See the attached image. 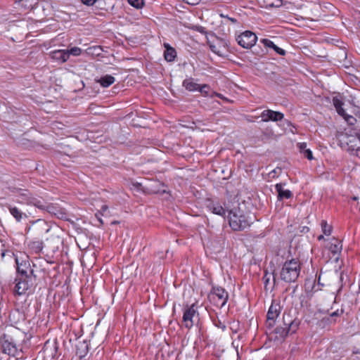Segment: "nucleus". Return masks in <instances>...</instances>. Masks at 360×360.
Returning a JSON list of instances; mask_svg holds the SVG:
<instances>
[{"label": "nucleus", "instance_id": "obj_30", "mask_svg": "<svg viewBox=\"0 0 360 360\" xmlns=\"http://www.w3.org/2000/svg\"><path fill=\"white\" fill-rule=\"evenodd\" d=\"M128 3L136 8H141L144 5V0H128Z\"/></svg>", "mask_w": 360, "mask_h": 360}, {"label": "nucleus", "instance_id": "obj_42", "mask_svg": "<svg viewBox=\"0 0 360 360\" xmlns=\"http://www.w3.org/2000/svg\"><path fill=\"white\" fill-rule=\"evenodd\" d=\"M356 153L357 156L360 157V147L356 149Z\"/></svg>", "mask_w": 360, "mask_h": 360}, {"label": "nucleus", "instance_id": "obj_1", "mask_svg": "<svg viewBox=\"0 0 360 360\" xmlns=\"http://www.w3.org/2000/svg\"><path fill=\"white\" fill-rule=\"evenodd\" d=\"M25 334L19 328L10 326L6 328L5 332L0 338V349L2 353L11 356L18 354V343L22 341Z\"/></svg>", "mask_w": 360, "mask_h": 360}, {"label": "nucleus", "instance_id": "obj_15", "mask_svg": "<svg viewBox=\"0 0 360 360\" xmlns=\"http://www.w3.org/2000/svg\"><path fill=\"white\" fill-rule=\"evenodd\" d=\"M33 230L38 235H43L49 231L47 223L43 219H37L33 226Z\"/></svg>", "mask_w": 360, "mask_h": 360}, {"label": "nucleus", "instance_id": "obj_7", "mask_svg": "<svg viewBox=\"0 0 360 360\" xmlns=\"http://www.w3.org/2000/svg\"><path fill=\"white\" fill-rule=\"evenodd\" d=\"M22 271V275H17L15 281V286L14 292L18 295H24L27 290L32 285V278L30 275H25Z\"/></svg>", "mask_w": 360, "mask_h": 360}, {"label": "nucleus", "instance_id": "obj_10", "mask_svg": "<svg viewBox=\"0 0 360 360\" xmlns=\"http://www.w3.org/2000/svg\"><path fill=\"white\" fill-rule=\"evenodd\" d=\"M281 309L280 304L276 300H273L266 314V323L269 327H272L274 325L276 319L281 313Z\"/></svg>", "mask_w": 360, "mask_h": 360}, {"label": "nucleus", "instance_id": "obj_3", "mask_svg": "<svg viewBox=\"0 0 360 360\" xmlns=\"http://www.w3.org/2000/svg\"><path fill=\"white\" fill-rule=\"evenodd\" d=\"M283 326H277L274 330L275 340L282 341L289 333H294L298 329L300 321L292 319L290 315L283 314Z\"/></svg>", "mask_w": 360, "mask_h": 360}, {"label": "nucleus", "instance_id": "obj_21", "mask_svg": "<svg viewBox=\"0 0 360 360\" xmlns=\"http://www.w3.org/2000/svg\"><path fill=\"white\" fill-rule=\"evenodd\" d=\"M297 146L300 152L302 153L308 160H311L313 159L312 152L310 149L307 148L306 143H298Z\"/></svg>", "mask_w": 360, "mask_h": 360}, {"label": "nucleus", "instance_id": "obj_44", "mask_svg": "<svg viewBox=\"0 0 360 360\" xmlns=\"http://www.w3.org/2000/svg\"><path fill=\"white\" fill-rule=\"evenodd\" d=\"M198 31L200 32H203V27H200L197 29Z\"/></svg>", "mask_w": 360, "mask_h": 360}, {"label": "nucleus", "instance_id": "obj_34", "mask_svg": "<svg viewBox=\"0 0 360 360\" xmlns=\"http://www.w3.org/2000/svg\"><path fill=\"white\" fill-rule=\"evenodd\" d=\"M265 46L274 49L275 44L269 39H262L260 41Z\"/></svg>", "mask_w": 360, "mask_h": 360}, {"label": "nucleus", "instance_id": "obj_6", "mask_svg": "<svg viewBox=\"0 0 360 360\" xmlns=\"http://www.w3.org/2000/svg\"><path fill=\"white\" fill-rule=\"evenodd\" d=\"M182 322L185 328L191 329L196 321H198V312L196 310L195 304L186 305L184 309Z\"/></svg>", "mask_w": 360, "mask_h": 360}, {"label": "nucleus", "instance_id": "obj_35", "mask_svg": "<svg viewBox=\"0 0 360 360\" xmlns=\"http://www.w3.org/2000/svg\"><path fill=\"white\" fill-rule=\"evenodd\" d=\"M277 53H278L280 56H285V51L283 49L277 46L276 45L274 46L273 49Z\"/></svg>", "mask_w": 360, "mask_h": 360}, {"label": "nucleus", "instance_id": "obj_49", "mask_svg": "<svg viewBox=\"0 0 360 360\" xmlns=\"http://www.w3.org/2000/svg\"><path fill=\"white\" fill-rule=\"evenodd\" d=\"M303 229H304V231H306V229H308V227H306V229H305V227H303Z\"/></svg>", "mask_w": 360, "mask_h": 360}, {"label": "nucleus", "instance_id": "obj_28", "mask_svg": "<svg viewBox=\"0 0 360 360\" xmlns=\"http://www.w3.org/2000/svg\"><path fill=\"white\" fill-rule=\"evenodd\" d=\"M321 229H322L323 233L326 236L330 235L331 231H332V227H331V226L328 225L326 221H321Z\"/></svg>", "mask_w": 360, "mask_h": 360}, {"label": "nucleus", "instance_id": "obj_50", "mask_svg": "<svg viewBox=\"0 0 360 360\" xmlns=\"http://www.w3.org/2000/svg\"><path fill=\"white\" fill-rule=\"evenodd\" d=\"M303 229H304V231H306V229H308V227H306V229H305V227H303Z\"/></svg>", "mask_w": 360, "mask_h": 360}, {"label": "nucleus", "instance_id": "obj_29", "mask_svg": "<svg viewBox=\"0 0 360 360\" xmlns=\"http://www.w3.org/2000/svg\"><path fill=\"white\" fill-rule=\"evenodd\" d=\"M68 54V58L70 56H78L82 53V49L79 47H72L70 49L66 50Z\"/></svg>", "mask_w": 360, "mask_h": 360}, {"label": "nucleus", "instance_id": "obj_26", "mask_svg": "<svg viewBox=\"0 0 360 360\" xmlns=\"http://www.w3.org/2000/svg\"><path fill=\"white\" fill-rule=\"evenodd\" d=\"M29 247L34 252L39 253L44 248V243L41 240H32L30 243Z\"/></svg>", "mask_w": 360, "mask_h": 360}, {"label": "nucleus", "instance_id": "obj_31", "mask_svg": "<svg viewBox=\"0 0 360 360\" xmlns=\"http://www.w3.org/2000/svg\"><path fill=\"white\" fill-rule=\"evenodd\" d=\"M208 44H209L210 50L213 53H216V54H217L219 56H222L223 55V53H222L221 49L219 47H218L217 45H215V44H214L212 43H210V42H209Z\"/></svg>", "mask_w": 360, "mask_h": 360}, {"label": "nucleus", "instance_id": "obj_32", "mask_svg": "<svg viewBox=\"0 0 360 360\" xmlns=\"http://www.w3.org/2000/svg\"><path fill=\"white\" fill-rule=\"evenodd\" d=\"M210 86L207 84H203L202 86H199L198 91H199L203 96H208L209 94Z\"/></svg>", "mask_w": 360, "mask_h": 360}, {"label": "nucleus", "instance_id": "obj_8", "mask_svg": "<svg viewBox=\"0 0 360 360\" xmlns=\"http://www.w3.org/2000/svg\"><path fill=\"white\" fill-rule=\"evenodd\" d=\"M229 294L221 287H213L209 295L210 300L216 306L222 308L227 302Z\"/></svg>", "mask_w": 360, "mask_h": 360}, {"label": "nucleus", "instance_id": "obj_41", "mask_svg": "<svg viewBox=\"0 0 360 360\" xmlns=\"http://www.w3.org/2000/svg\"><path fill=\"white\" fill-rule=\"evenodd\" d=\"M108 210V206L107 205H103L101 207V210L105 212L106 210Z\"/></svg>", "mask_w": 360, "mask_h": 360}, {"label": "nucleus", "instance_id": "obj_25", "mask_svg": "<svg viewBox=\"0 0 360 360\" xmlns=\"http://www.w3.org/2000/svg\"><path fill=\"white\" fill-rule=\"evenodd\" d=\"M183 86L190 91H197L199 88V84L195 83L192 78L186 79L183 82Z\"/></svg>", "mask_w": 360, "mask_h": 360}, {"label": "nucleus", "instance_id": "obj_18", "mask_svg": "<svg viewBox=\"0 0 360 360\" xmlns=\"http://www.w3.org/2000/svg\"><path fill=\"white\" fill-rule=\"evenodd\" d=\"M165 51L164 52L165 59L168 62H172L176 57V50L168 44H164Z\"/></svg>", "mask_w": 360, "mask_h": 360}, {"label": "nucleus", "instance_id": "obj_46", "mask_svg": "<svg viewBox=\"0 0 360 360\" xmlns=\"http://www.w3.org/2000/svg\"><path fill=\"white\" fill-rule=\"evenodd\" d=\"M230 20H231L233 22H236V20L234 19V18H229Z\"/></svg>", "mask_w": 360, "mask_h": 360}, {"label": "nucleus", "instance_id": "obj_17", "mask_svg": "<svg viewBox=\"0 0 360 360\" xmlns=\"http://www.w3.org/2000/svg\"><path fill=\"white\" fill-rule=\"evenodd\" d=\"M89 350V343L87 341H80L77 345L76 354L80 358L85 357Z\"/></svg>", "mask_w": 360, "mask_h": 360}, {"label": "nucleus", "instance_id": "obj_16", "mask_svg": "<svg viewBox=\"0 0 360 360\" xmlns=\"http://www.w3.org/2000/svg\"><path fill=\"white\" fill-rule=\"evenodd\" d=\"M275 189L278 193V198L280 200L289 199L292 196V192L290 190L284 189L282 184H276Z\"/></svg>", "mask_w": 360, "mask_h": 360}, {"label": "nucleus", "instance_id": "obj_11", "mask_svg": "<svg viewBox=\"0 0 360 360\" xmlns=\"http://www.w3.org/2000/svg\"><path fill=\"white\" fill-rule=\"evenodd\" d=\"M260 117L262 122H277L281 121L283 119L284 115L278 111H274L272 110H265L262 112Z\"/></svg>", "mask_w": 360, "mask_h": 360}, {"label": "nucleus", "instance_id": "obj_37", "mask_svg": "<svg viewBox=\"0 0 360 360\" xmlns=\"http://www.w3.org/2000/svg\"><path fill=\"white\" fill-rule=\"evenodd\" d=\"M271 6L274 7H280L282 5V1L281 0H275V1L269 4Z\"/></svg>", "mask_w": 360, "mask_h": 360}, {"label": "nucleus", "instance_id": "obj_27", "mask_svg": "<svg viewBox=\"0 0 360 360\" xmlns=\"http://www.w3.org/2000/svg\"><path fill=\"white\" fill-rule=\"evenodd\" d=\"M330 251L333 254L336 255L340 252L342 250V244L340 241H336L335 243H331L329 247Z\"/></svg>", "mask_w": 360, "mask_h": 360}, {"label": "nucleus", "instance_id": "obj_47", "mask_svg": "<svg viewBox=\"0 0 360 360\" xmlns=\"http://www.w3.org/2000/svg\"><path fill=\"white\" fill-rule=\"evenodd\" d=\"M5 254H6V252H5V251H3V252H2V253H1V257H2V258H4V257Z\"/></svg>", "mask_w": 360, "mask_h": 360}, {"label": "nucleus", "instance_id": "obj_20", "mask_svg": "<svg viewBox=\"0 0 360 360\" xmlns=\"http://www.w3.org/2000/svg\"><path fill=\"white\" fill-rule=\"evenodd\" d=\"M115 82V79L113 76L110 75H104L99 79L96 80L97 83H99L103 87H108Z\"/></svg>", "mask_w": 360, "mask_h": 360}, {"label": "nucleus", "instance_id": "obj_24", "mask_svg": "<svg viewBox=\"0 0 360 360\" xmlns=\"http://www.w3.org/2000/svg\"><path fill=\"white\" fill-rule=\"evenodd\" d=\"M8 210L10 211V213L11 215L16 219L17 221H20V220L22 219L23 217H26V214L21 212L18 207H11L10 206L8 207Z\"/></svg>", "mask_w": 360, "mask_h": 360}, {"label": "nucleus", "instance_id": "obj_5", "mask_svg": "<svg viewBox=\"0 0 360 360\" xmlns=\"http://www.w3.org/2000/svg\"><path fill=\"white\" fill-rule=\"evenodd\" d=\"M15 192L18 198V202L27 205H34L41 210L45 209L46 206L43 199L34 196L28 190L15 188Z\"/></svg>", "mask_w": 360, "mask_h": 360}, {"label": "nucleus", "instance_id": "obj_14", "mask_svg": "<svg viewBox=\"0 0 360 360\" xmlns=\"http://www.w3.org/2000/svg\"><path fill=\"white\" fill-rule=\"evenodd\" d=\"M49 56L54 60L65 63L68 60V54L66 50H55L49 53Z\"/></svg>", "mask_w": 360, "mask_h": 360}, {"label": "nucleus", "instance_id": "obj_40", "mask_svg": "<svg viewBox=\"0 0 360 360\" xmlns=\"http://www.w3.org/2000/svg\"><path fill=\"white\" fill-rule=\"evenodd\" d=\"M152 191H153V193H161V192H162V193H165V190H161V189H160V188L154 189V190H153Z\"/></svg>", "mask_w": 360, "mask_h": 360}, {"label": "nucleus", "instance_id": "obj_33", "mask_svg": "<svg viewBox=\"0 0 360 360\" xmlns=\"http://www.w3.org/2000/svg\"><path fill=\"white\" fill-rule=\"evenodd\" d=\"M88 53L91 54H95V55H100L101 51H102L101 46H91L89 47L88 49Z\"/></svg>", "mask_w": 360, "mask_h": 360}, {"label": "nucleus", "instance_id": "obj_36", "mask_svg": "<svg viewBox=\"0 0 360 360\" xmlns=\"http://www.w3.org/2000/svg\"><path fill=\"white\" fill-rule=\"evenodd\" d=\"M97 1V0H82V2L86 5V6H93L95 4V3Z\"/></svg>", "mask_w": 360, "mask_h": 360}, {"label": "nucleus", "instance_id": "obj_48", "mask_svg": "<svg viewBox=\"0 0 360 360\" xmlns=\"http://www.w3.org/2000/svg\"><path fill=\"white\" fill-rule=\"evenodd\" d=\"M303 229H304V231H306V229H308V227H306V229H305V227H303Z\"/></svg>", "mask_w": 360, "mask_h": 360}, {"label": "nucleus", "instance_id": "obj_9", "mask_svg": "<svg viewBox=\"0 0 360 360\" xmlns=\"http://www.w3.org/2000/svg\"><path fill=\"white\" fill-rule=\"evenodd\" d=\"M257 39L256 34L251 31H245L238 35L236 39L238 44L244 49H250L253 46Z\"/></svg>", "mask_w": 360, "mask_h": 360}, {"label": "nucleus", "instance_id": "obj_2", "mask_svg": "<svg viewBox=\"0 0 360 360\" xmlns=\"http://www.w3.org/2000/svg\"><path fill=\"white\" fill-rule=\"evenodd\" d=\"M300 273L298 259H292L284 262L280 271V278L286 283L296 281Z\"/></svg>", "mask_w": 360, "mask_h": 360}, {"label": "nucleus", "instance_id": "obj_45", "mask_svg": "<svg viewBox=\"0 0 360 360\" xmlns=\"http://www.w3.org/2000/svg\"><path fill=\"white\" fill-rule=\"evenodd\" d=\"M324 238L323 236V235H320L319 237H318V240H323Z\"/></svg>", "mask_w": 360, "mask_h": 360}, {"label": "nucleus", "instance_id": "obj_52", "mask_svg": "<svg viewBox=\"0 0 360 360\" xmlns=\"http://www.w3.org/2000/svg\"><path fill=\"white\" fill-rule=\"evenodd\" d=\"M156 184H157L158 185H160V186L161 185V184H160V183H159V182H156Z\"/></svg>", "mask_w": 360, "mask_h": 360}, {"label": "nucleus", "instance_id": "obj_4", "mask_svg": "<svg viewBox=\"0 0 360 360\" xmlns=\"http://www.w3.org/2000/svg\"><path fill=\"white\" fill-rule=\"evenodd\" d=\"M229 222L233 231H242L249 227L252 223L247 216L243 214L239 209H232L229 211Z\"/></svg>", "mask_w": 360, "mask_h": 360}, {"label": "nucleus", "instance_id": "obj_38", "mask_svg": "<svg viewBox=\"0 0 360 360\" xmlns=\"http://www.w3.org/2000/svg\"><path fill=\"white\" fill-rule=\"evenodd\" d=\"M215 325L217 327H218L219 328H221L222 330H225L226 326L224 323H221L219 320L218 321L217 323H215Z\"/></svg>", "mask_w": 360, "mask_h": 360}, {"label": "nucleus", "instance_id": "obj_19", "mask_svg": "<svg viewBox=\"0 0 360 360\" xmlns=\"http://www.w3.org/2000/svg\"><path fill=\"white\" fill-rule=\"evenodd\" d=\"M343 314L342 309H337L332 312L328 316L324 317L321 322L326 324H333L336 322V318L340 317Z\"/></svg>", "mask_w": 360, "mask_h": 360}, {"label": "nucleus", "instance_id": "obj_51", "mask_svg": "<svg viewBox=\"0 0 360 360\" xmlns=\"http://www.w3.org/2000/svg\"><path fill=\"white\" fill-rule=\"evenodd\" d=\"M320 280H321V276H319V277L318 282H319Z\"/></svg>", "mask_w": 360, "mask_h": 360}, {"label": "nucleus", "instance_id": "obj_12", "mask_svg": "<svg viewBox=\"0 0 360 360\" xmlns=\"http://www.w3.org/2000/svg\"><path fill=\"white\" fill-rule=\"evenodd\" d=\"M15 261L17 265L18 275H22V271L25 272V275H29L27 274V270L30 268L29 261L24 259L23 257L19 258L18 256H15Z\"/></svg>", "mask_w": 360, "mask_h": 360}, {"label": "nucleus", "instance_id": "obj_23", "mask_svg": "<svg viewBox=\"0 0 360 360\" xmlns=\"http://www.w3.org/2000/svg\"><path fill=\"white\" fill-rule=\"evenodd\" d=\"M18 3L25 10H30L38 4V0H18Z\"/></svg>", "mask_w": 360, "mask_h": 360}, {"label": "nucleus", "instance_id": "obj_22", "mask_svg": "<svg viewBox=\"0 0 360 360\" xmlns=\"http://www.w3.org/2000/svg\"><path fill=\"white\" fill-rule=\"evenodd\" d=\"M333 103L336 109L337 112L340 115L345 117L346 115V113L345 110L342 108L343 102L339 98L335 96L333 98Z\"/></svg>", "mask_w": 360, "mask_h": 360}, {"label": "nucleus", "instance_id": "obj_39", "mask_svg": "<svg viewBox=\"0 0 360 360\" xmlns=\"http://www.w3.org/2000/svg\"><path fill=\"white\" fill-rule=\"evenodd\" d=\"M15 315H18L20 316H22V315L19 313V312H15V314L12 313L11 315H10V320L11 321H13V317L15 316Z\"/></svg>", "mask_w": 360, "mask_h": 360}, {"label": "nucleus", "instance_id": "obj_13", "mask_svg": "<svg viewBox=\"0 0 360 360\" xmlns=\"http://www.w3.org/2000/svg\"><path fill=\"white\" fill-rule=\"evenodd\" d=\"M207 207L213 214L219 215L221 217H224L226 214V210L219 202L208 201Z\"/></svg>", "mask_w": 360, "mask_h": 360}, {"label": "nucleus", "instance_id": "obj_43", "mask_svg": "<svg viewBox=\"0 0 360 360\" xmlns=\"http://www.w3.org/2000/svg\"><path fill=\"white\" fill-rule=\"evenodd\" d=\"M264 279L265 280V284H266L269 281V278H266V275H265V276L264 277Z\"/></svg>", "mask_w": 360, "mask_h": 360}]
</instances>
